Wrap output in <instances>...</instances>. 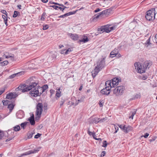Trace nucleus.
Wrapping results in <instances>:
<instances>
[{
  "label": "nucleus",
  "instance_id": "1",
  "mask_svg": "<svg viewBox=\"0 0 157 157\" xmlns=\"http://www.w3.org/2000/svg\"><path fill=\"white\" fill-rule=\"evenodd\" d=\"M39 82L37 78L35 77H31L26 80L25 83L28 91L35 88Z\"/></svg>",
  "mask_w": 157,
  "mask_h": 157
},
{
  "label": "nucleus",
  "instance_id": "2",
  "mask_svg": "<svg viewBox=\"0 0 157 157\" xmlns=\"http://www.w3.org/2000/svg\"><path fill=\"white\" fill-rule=\"evenodd\" d=\"M105 58H103L98 61L97 63V66L95 67L94 71L92 72V75L93 78H94L98 74V72L105 65Z\"/></svg>",
  "mask_w": 157,
  "mask_h": 157
},
{
  "label": "nucleus",
  "instance_id": "3",
  "mask_svg": "<svg viewBox=\"0 0 157 157\" xmlns=\"http://www.w3.org/2000/svg\"><path fill=\"white\" fill-rule=\"evenodd\" d=\"M156 13V12L155 11V9H151L146 12L145 17L148 21H152L155 19Z\"/></svg>",
  "mask_w": 157,
  "mask_h": 157
},
{
  "label": "nucleus",
  "instance_id": "4",
  "mask_svg": "<svg viewBox=\"0 0 157 157\" xmlns=\"http://www.w3.org/2000/svg\"><path fill=\"white\" fill-rule=\"evenodd\" d=\"M110 80L107 81L105 83V87L101 90V93L103 95H108L110 93V90L111 88Z\"/></svg>",
  "mask_w": 157,
  "mask_h": 157
},
{
  "label": "nucleus",
  "instance_id": "5",
  "mask_svg": "<svg viewBox=\"0 0 157 157\" xmlns=\"http://www.w3.org/2000/svg\"><path fill=\"white\" fill-rule=\"evenodd\" d=\"M124 90L125 87L124 86H118L113 90V93L116 96H120L123 94Z\"/></svg>",
  "mask_w": 157,
  "mask_h": 157
},
{
  "label": "nucleus",
  "instance_id": "6",
  "mask_svg": "<svg viewBox=\"0 0 157 157\" xmlns=\"http://www.w3.org/2000/svg\"><path fill=\"white\" fill-rule=\"evenodd\" d=\"M136 69H137L139 73H141L145 72L147 68L146 67L144 66V64L142 66L139 63H135L134 64Z\"/></svg>",
  "mask_w": 157,
  "mask_h": 157
},
{
  "label": "nucleus",
  "instance_id": "7",
  "mask_svg": "<svg viewBox=\"0 0 157 157\" xmlns=\"http://www.w3.org/2000/svg\"><path fill=\"white\" fill-rule=\"evenodd\" d=\"M41 147H39L35 148L33 150H31L27 151L24 153L21 154L18 156V157H22L23 156L29 155L31 154H34L37 153L40 150L41 148Z\"/></svg>",
  "mask_w": 157,
  "mask_h": 157
},
{
  "label": "nucleus",
  "instance_id": "8",
  "mask_svg": "<svg viewBox=\"0 0 157 157\" xmlns=\"http://www.w3.org/2000/svg\"><path fill=\"white\" fill-rule=\"evenodd\" d=\"M43 104L42 103H38L36 106V115L37 117L40 118L43 111Z\"/></svg>",
  "mask_w": 157,
  "mask_h": 157
},
{
  "label": "nucleus",
  "instance_id": "9",
  "mask_svg": "<svg viewBox=\"0 0 157 157\" xmlns=\"http://www.w3.org/2000/svg\"><path fill=\"white\" fill-rule=\"evenodd\" d=\"M16 91L21 90L22 92H25L28 91L26 84L20 85L18 87L15 89Z\"/></svg>",
  "mask_w": 157,
  "mask_h": 157
},
{
  "label": "nucleus",
  "instance_id": "10",
  "mask_svg": "<svg viewBox=\"0 0 157 157\" xmlns=\"http://www.w3.org/2000/svg\"><path fill=\"white\" fill-rule=\"evenodd\" d=\"M121 82V80L119 79L118 78H114L110 81L111 86V88L114 87L118 85V83Z\"/></svg>",
  "mask_w": 157,
  "mask_h": 157
},
{
  "label": "nucleus",
  "instance_id": "11",
  "mask_svg": "<svg viewBox=\"0 0 157 157\" xmlns=\"http://www.w3.org/2000/svg\"><path fill=\"white\" fill-rule=\"evenodd\" d=\"M109 26L108 25H105L101 26L98 29V31L100 32H105L107 33L110 32Z\"/></svg>",
  "mask_w": 157,
  "mask_h": 157
},
{
  "label": "nucleus",
  "instance_id": "12",
  "mask_svg": "<svg viewBox=\"0 0 157 157\" xmlns=\"http://www.w3.org/2000/svg\"><path fill=\"white\" fill-rule=\"evenodd\" d=\"M37 88L35 87L33 88L31 91L29 92V94L32 97H36L38 96V90H37Z\"/></svg>",
  "mask_w": 157,
  "mask_h": 157
},
{
  "label": "nucleus",
  "instance_id": "13",
  "mask_svg": "<svg viewBox=\"0 0 157 157\" xmlns=\"http://www.w3.org/2000/svg\"><path fill=\"white\" fill-rule=\"evenodd\" d=\"M109 9L105 10L101 12L98 13L96 15L94 16L95 17L93 18V20H94L95 19H97L99 17L103 14H106L107 13L109 12Z\"/></svg>",
  "mask_w": 157,
  "mask_h": 157
},
{
  "label": "nucleus",
  "instance_id": "14",
  "mask_svg": "<svg viewBox=\"0 0 157 157\" xmlns=\"http://www.w3.org/2000/svg\"><path fill=\"white\" fill-rule=\"evenodd\" d=\"M17 96L16 93H11L7 94L6 98L8 99H11L16 98Z\"/></svg>",
  "mask_w": 157,
  "mask_h": 157
},
{
  "label": "nucleus",
  "instance_id": "15",
  "mask_svg": "<svg viewBox=\"0 0 157 157\" xmlns=\"http://www.w3.org/2000/svg\"><path fill=\"white\" fill-rule=\"evenodd\" d=\"M3 57H5L6 58H11V59L13 60L14 59L13 57L14 55L13 54H10L7 52H5L4 53L3 55Z\"/></svg>",
  "mask_w": 157,
  "mask_h": 157
},
{
  "label": "nucleus",
  "instance_id": "16",
  "mask_svg": "<svg viewBox=\"0 0 157 157\" xmlns=\"http://www.w3.org/2000/svg\"><path fill=\"white\" fill-rule=\"evenodd\" d=\"M68 35L73 40H77L78 39V35L77 34H73L70 33L68 34Z\"/></svg>",
  "mask_w": 157,
  "mask_h": 157
},
{
  "label": "nucleus",
  "instance_id": "17",
  "mask_svg": "<svg viewBox=\"0 0 157 157\" xmlns=\"http://www.w3.org/2000/svg\"><path fill=\"white\" fill-rule=\"evenodd\" d=\"M123 131L126 133L128 132L129 131L131 130L132 128V127L130 126L125 127V125H124L123 126Z\"/></svg>",
  "mask_w": 157,
  "mask_h": 157
},
{
  "label": "nucleus",
  "instance_id": "18",
  "mask_svg": "<svg viewBox=\"0 0 157 157\" xmlns=\"http://www.w3.org/2000/svg\"><path fill=\"white\" fill-rule=\"evenodd\" d=\"M29 122L31 125H33L35 124V122L34 121V117L33 114V115L31 116L29 118Z\"/></svg>",
  "mask_w": 157,
  "mask_h": 157
},
{
  "label": "nucleus",
  "instance_id": "19",
  "mask_svg": "<svg viewBox=\"0 0 157 157\" xmlns=\"http://www.w3.org/2000/svg\"><path fill=\"white\" fill-rule=\"evenodd\" d=\"M89 40L88 39L87 36L85 35H83V38L81 40H80V42H82L83 43H86Z\"/></svg>",
  "mask_w": 157,
  "mask_h": 157
},
{
  "label": "nucleus",
  "instance_id": "20",
  "mask_svg": "<svg viewBox=\"0 0 157 157\" xmlns=\"http://www.w3.org/2000/svg\"><path fill=\"white\" fill-rule=\"evenodd\" d=\"M50 7H52L54 9L56 10H58V9H59L61 10L62 11H63V10H64V8H62L59 7L58 6L53 5V6H50Z\"/></svg>",
  "mask_w": 157,
  "mask_h": 157
},
{
  "label": "nucleus",
  "instance_id": "21",
  "mask_svg": "<svg viewBox=\"0 0 157 157\" xmlns=\"http://www.w3.org/2000/svg\"><path fill=\"white\" fill-rule=\"evenodd\" d=\"M92 122L93 123L97 124L98 122H100V118L98 117H95L92 119Z\"/></svg>",
  "mask_w": 157,
  "mask_h": 157
},
{
  "label": "nucleus",
  "instance_id": "22",
  "mask_svg": "<svg viewBox=\"0 0 157 157\" xmlns=\"http://www.w3.org/2000/svg\"><path fill=\"white\" fill-rule=\"evenodd\" d=\"M37 90H38V96L40 95L43 92H44L42 91V88L41 87H40V86H37Z\"/></svg>",
  "mask_w": 157,
  "mask_h": 157
},
{
  "label": "nucleus",
  "instance_id": "23",
  "mask_svg": "<svg viewBox=\"0 0 157 157\" xmlns=\"http://www.w3.org/2000/svg\"><path fill=\"white\" fill-rule=\"evenodd\" d=\"M117 49L115 48L113 51L111 52L110 53V56H111V57H113L114 56H112L113 55H115L116 54H117Z\"/></svg>",
  "mask_w": 157,
  "mask_h": 157
},
{
  "label": "nucleus",
  "instance_id": "24",
  "mask_svg": "<svg viewBox=\"0 0 157 157\" xmlns=\"http://www.w3.org/2000/svg\"><path fill=\"white\" fill-rule=\"evenodd\" d=\"M141 97V94L140 93L136 94L133 96L132 99H136L140 98Z\"/></svg>",
  "mask_w": 157,
  "mask_h": 157
},
{
  "label": "nucleus",
  "instance_id": "25",
  "mask_svg": "<svg viewBox=\"0 0 157 157\" xmlns=\"http://www.w3.org/2000/svg\"><path fill=\"white\" fill-rule=\"evenodd\" d=\"M76 11L69 12V13L65 14L64 16L66 17L71 15L75 14L76 13Z\"/></svg>",
  "mask_w": 157,
  "mask_h": 157
},
{
  "label": "nucleus",
  "instance_id": "26",
  "mask_svg": "<svg viewBox=\"0 0 157 157\" xmlns=\"http://www.w3.org/2000/svg\"><path fill=\"white\" fill-rule=\"evenodd\" d=\"M13 130L16 132L19 131L20 129V127L19 125H17L13 127Z\"/></svg>",
  "mask_w": 157,
  "mask_h": 157
},
{
  "label": "nucleus",
  "instance_id": "27",
  "mask_svg": "<svg viewBox=\"0 0 157 157\" xmlns=\"http://www.w3.org/2000/svg\"><path fill=\"white\" fill-rule=\"evenodd\" d=\"M14 105H13L12 103H10V104H8V108L9 109V110L10 111H11L13 109L14 107Z\"/></svg>",
  "mask_w": 157,
  "mask_h": 157
},
{
  "label": "nucleus",
  "instance_id": "28",
  "mask_svg": "<svg viewBox=\"0 0 157 157\" xmlns=\"http://www.w3.org/2000/svg\"><path fill=\"white\" fill-rule=\"evenodd\" d=\"M144 66H145V67H146L147 68H149L150 66V63L149 61H146L144 62Z\"/></svg>",
  "mask_w": 157,
  "mask_h": 157
},
{
  "label": "nucleus",
  "instance_id": "29",
  "mask_svg": "<svg viewBox=\"0 0 157 157\" xmlns=\"http://www.w3.org/2000/svg\"><path fill=\"white\" fill-rule=\"evenodd\" d=\"M8 63V62L7 61H4L0 63V65L1 66H3L7 65Z\"/></svg>",
  "mask_w": 157,
  "mask_h": 157
},
{
  "label": "nucleus",
  "instance_id": "30",
  "mask_svg": "<svg viewBox=\"0 0 157 157\" xmlns=\"http://www.w3.org/2000/svg\"><path fill=\"white\" fill-rule=\"evenodd\" d=\"M28 122H25L24 123H22L21 124V126L22 128H23V129H24L26 125L27 124V123H28Z\"/></svg>",
  "mask_w": 157,
  "mask_h": 157
},
{
  "label": "nucleus",
  "instance_id": "31",
  "mask_svg": "<svg viewBox=\"0 0 157 157\" xmlns=\"http://www.w3.org/2000/svg\"><path fill=\"white\" fill-rule=\"evenodd\" d=\"M42 88V91H45V90L48 88V86L47 85H44L42 87H41Z\"/></svg>",
  "mask_w": 157,
  "mask_h": 157
},
{
  "label": "nucleus",
  "instance_id": "32",
  "mask_svg": "<svg viewBox=\"0 0 157 157\" xmlns=\"http://www.w3.org/2000/svg\"><path fill=\"white\" fill-rule=\"evenodd\" d=\"M33 134V133L32 132H29L27 134L28 138L29 139L31 138L32 137Z\"/></svg>",
  "mask_w": 157,
  "mask_h": 157
},
{
  "label": "nucleus",
  "instance_id": "33",
  "mask_svg": "<svg viewBox=\"0 0 157 157\" xmlns=\"http://www.w3.org/2000/svg\"><path fill=\"white\" fill-rule=\"evenodd\" d=\"M150 38H149L147 40V41H146V42H145V43L144 44L146 45H147V47L148 45H150L151 44V43H150Z\"/></svg>",
  "mask_w": 157,
  "mask_h": 157
},
{
  "label": "nucleus",
  "instance_id": "34",
  "mask_svg": "<svg viewBox=\"0 0 157 157\" xmlns=\"http://www.w3.org/2000/svg\"><path fill=\"white\" fill-rule=\"evenodd\" d=\"M82 101H83L82 100V99H80L78 100H76V101H75V106H76L79 102H82Z\"/></svg>",
  "mask_w": 157,
  "mask_h": 157
},
{
  "label": "nucleus",
  "instance_id": "35",
  "mask_svg": "<svg viewBox=\"0 0 157 157\" xmlns=\"http://www.w3.org/2000/svg\"><path fill=\"white\" fill-rule=\"evenodd\" d=\"M9 102V100H3L2 101L3 105H8V102Z\"/></svg>",
  "mask_w": 157,
  "mask_h": 157
},
{
  "label": "nucleus",
  "instance_id": "36",
  "mask_svg": "<svg viewBox=\"0 0 157 157\" xmlns=\"http://www.w3.org/2000/svg\"><path fill=\"white\" fill-rule=\"evenodd\" d=\"M20 74V73H16V74H13V75H10V77H9V78H14L16 75H18Z\"/></svg>",
  "mask_w": 157,
  "mask_h": 157
},
{
  "label": "nucleus",
  "instance_id": "37",
  "mask_svg": "<svg viewBox=\"0 0 157 157\" xmlns=\"http://www.w3.org/2000/svg\"><path fill=\"white\" fill-rule=\"evenodd\" d=\"M18 13H19L17 11H14V14L13 15V17H16L17 16Z\"/></svg>",
  "mask_w": 157,
  "mask_h": 157
},
{
  "label": "nucleus",
  "instance_id": "38",
  "mask_svg": "<svg viewBox=\"0 0 157 157\" xmlns=\"http://www.w3.org/2000/svg\"><path fill=\"white\" fill-rule=\"evenodd\" d=\"M61 92H59L58 91H56V96L58 98H59L61 96Z\"/></svg>",
  "mask_w": 157,
  "mask_h": 157
},
{
  "label": "nucleus",
  "instance_id": "39",
  "mask_svg": "<svg viewBox=\"0 0 157 157\" xmlns=\"http://www.w3.org/2000/svg\"><path fill=\"white\" fill-rule=\"evenodd\" d=\"M43 29L44 30H45L48 29L49 28V26L48 25H43Z\"/></svg>",
  "mask_w": 157,
  "mask_h": 157
},
{
  "label": "nucleus",
  "instance_id": "40",
  "mask_svg": "<svg viewBox=\"0 0 157 157\" xmlns=\"http://www.w3.org/2000/svg\"><path fill=\"white\" fill-rule=\"evenodd\" d=\"M104 102L103 100H100L99 102V105L100 107H102L103 105Z\"/></svg>",
  "mask_w": 157,
  "mask_h": 157
},
{
  "label": "nucleus",
  "instance_id": "41",
  "mask_svg": "<svg viewBox=\"0 0 157 157\" xmlns=\"http://www.w3.org/2000/svg\"><path fill=\"white\" fill-rule=\"evenodd\" d=\"M107 119V118L106 117L102 118L101 119H100V122H102L104 121H105Z\"/></svg>",
  "mask_w": 157,
  "mask_h": 157
},
{
  "label": "nucleus",
  "instance_id": "42",
  "mask_svg": "<svg viewBox=\"0 0 157 157\" xmlns=\"http://www.w3.org/2000/svg\"><path fill=\"white\" fill-rule=\"evenodd\" d=\"M46 13H43L41 16L40 19L42 21H44L45 20V17H44L45 16Z\"/></svg>",
  "mask_w": 157,
  "mask_h": 157
},
{
  "label": "nucleus",
  "instance_id": "43",
  "mask_svg": "<svg viewBox=\"0 0 157 157\" xmlns=\"http://www.w3.org/2000/svg\"><path fill=\"white\" fill-rule=\"evenodd\" d=\"M71 51V49L70 48H68L67 49H65L66 55L68 54Z\"/></svg>",
  "mask_w": 157,
  "mask_h": 157
},
{
  "label": "nucleus",
  "instance_id": "44",
  "mask_svg": "<svg viewBox=\"0 0 157 157\" xmlns=\"http://www.w3.org/2000/svg\"><path fill=\"white\" fill-rule=\"evenodd\" d=\"M136 111L134 110V112H133L132 113V115L130 117H129V118H131L132 119H133V116H134V115L136 114Z\"/></svg>",
  "mask_w": 157,
  "mask_h": 157
},
{
  "label": "nucleus",
  "instance_id": "45",
  "mask_svg": "<svg viewBox=\"0 0 157 157\" xmlns=\"http://www.w3.org/2000/svg\"><path fill=\"white\" fill-rule=\"evenodd\" d=\"M103 146L104 147H106L107 146V141L105 140L103 141Z\"/></svg>",
  "mask_w": 157,
  "mask_h": 157
},
{
  "label": "nucleus",
  "instance_id": "46",
  "mask_svg": "<svg viewBox=\"0 0 157 157\" xmlns=\"http://www.w3.org/2000/svg\"><path fill=\"white\" fill-rule=\"evenodd\" d=\"M114 127H115V129L116 130H115V132H114V133H116L118 131V129H119L118 125V126L115 125Z\"/></svg>",
  "mask_w": 157,
  "mask_h": 157
},
{
  "label": "nucleus",
  "instance_id": "47",
  "mask_svg": "<svg viewBox=\"0 0 157 157\" xmlns=\"http://www.w3.org/2000/svg\"><path fill=\"white\" fill-rule=\"evenodd\" d=\"M87 133L90 136H91V135H92L93 136V134L95 133L92 132H91L89 130V129H88V130Z\"/></svg>",
  "mask_w": 157,
  "mask_h": 157
},
{
  "label": "nucleus",
  "instance_id": "48",
  "mask_svg": "<svg viewBox=\"0 0 157 157\" xmlns=\"http://www.w3.org/2000/svg\"><path fill=\"white\" fill-rule=\"evenodd\" d=\"M1 12L3 14L6 15V16H7V13L5 10H2Z\"/></svg>",
  "mask_w": 157,
  "mask_h": 157
},
{
  "label": "nucleus",
  "instance_id": "49",
  "mask_svg": "<svg viewBox=\"0 0 157 157\" xmlns=\"http://www.w3.org/2000/svg\"><path fill=\"white\" fill-rule=\"evenodd\" d=\"M105 154H106V152L105 151H103L102 152L101 154V155L100 157H103V156H104L105 155Z\"/></svg>",
  "mask_w": 157,
  "mask_h": 157
},
{
  "label": "nucleus",
  "instance_id": "50",
  "mask_svg": "<svg viewBox=\"0 0 157 157\" xmlns=\"http://www.w3.org/2000/svg\"><path fill=\"white\" fill-rule=\"evenodd\" d=\"M41 134L39 133H38L35 136H34V138H38V137H39L40 136H41Z\"/></svg>",
  "mask_w": 157,
  "mask_h": 157
},
{
  "label": "nucleus",
  "instance_id": "51",
  "mask_svg": "<svg viewBox=\"0 0 157 157\" xmlns=\"http://www.w3.org/2000/svg\"><path fill=\"white\" fill-rule=\"evenodd\" d=\"M149 135V134L148 133H145L144 135L143 136H142L141 137H144L145 138H147Z\"/></svg>",
  "mask_w": 157,
  "mask_h": 157
},
{
  "label": "nucleus",
  "instance_id": "52",
  "mask_svg": "<svg viewBox=\"0 0 157 157\" xmlns=\"http://www.w3.org/2000/svg\"><path fill=\"white\" fill-rule=\"evenodd\" d=\"M4 136V134L2 132L0 131V139H1Z\"/></svg>",
  "mask_w": 157,
  "mask_h": 157
},
{
  "label": "nucleus",
  "instance_id": "53",
  "mask_svg": "<svg viewBox=\"0 0 157 157\" xmlns=\"http://www.w3.org/2000/svg\"><path fill=\"white\" fill-rule=\"evenodd\" d=\"M65 101L64 100H62L60 102V106H61L62 105H63Z\"/></svg>",
  "mask_w": 157,
  "mask_h": 157
},
{
  "label": "nucleus",
  "instance_id": "54",
  "mask_svg": "<svg viewBox=\"0 0 157 157\" xmlns=\"http://www.w3.org/2000/svg\"><path fill=\"white\" fill-rule=\"evenodd\" d=\"M49 3L51 4H55L56 5H59V4L58 3L53 2H49Z\"/></svg>",
  "mask_w": 157,
  "mask_h": 157
},
{
  "label": "nucleus",
  "instance_id": "55",
  "mask_svg": "<svg viewBox=\"0 0 157 157\" xmlns=\"http://www.w3.org/2000/svg\"><path fill=\"white\" fill-rule=\"evenodd\" d=\"M13 137H14L13 136L12 137H10L9 138H8V139L6 140V142H8V141H9L11 140L12 139H13Z\"/></svg>",
  "mask_w": 157,
  "mask_h": 157
},
{
  "label": "nucleus",
  "instance_id": "56",
  "mask_svg": "<svg viewBox=\"0 0 157 157\" xmlns=\"http://www.w3.org/2000/svg\"><path fill=\"white\" fill-rule=\"evenodd\" d=\"M7 20H8L7 18H5V20H4L5 23L6 24V26H7V25H8V24L7 23Z\"/></svg>",
  "mask_w": 157,
  "mask_h": 157
},
{
  "label": "nucleus",
  "instance_id": "57",
  "mask_svg": "<svg viewBox=\"0 0 157 157\" xmlns=\"http://www.w3.org/2000/svg\"><path fill=\"white\" fill-rule=\"evenodd\" d=\"M115 56H116L117 57H121V54L119 53H117V54H116Z\"/></svg>",
  "mask_w": 157,
  "mask_h": 157
},
{
  "label": "nucleus",
  "instance_id": "58",
  "mask_svg": "<svg viewBox=\"0 0 157 157\" xmlns=\"http://www.w3.org/2000/svg\"><path fill=\"white\" fill-rule=\"evenodd\" d=\"M101 10L99 8H97L95 10H94V12L95 13H97L99 11H100Z\"/></svg>",
  "mask_w": 157,
  "mask_h": 157
},
{
  "label": "nucleus",
  "instance_id": "59",
  "mask_svg": "<svg viewBox=\"0 0 157 157\" xmlns=\"http://www.w3.org/2000/svg\"><path fill=\"white\" fill-rule=\"evenodd\" d=\"M61 54H66L65 49L62 50L61 51Z\"/></svg>",
  "mask_w": 157,
  "mask_h": 157
},
{
  "label": "nucleus",
  "instance_id": "60",
  "mask_svg": "<svg viewBox=\"0 0 157 157\" xmlns=\"http://www.w3.org/2000/svg\"><path fill=\"white\" fill-rule=\"evenodd\" d=\"M115 27L114 26H112V27H109V31H110V32L112 30H113L114 29V28Z\"/></svg>",
  "mask_w": 157,
  "mask_h": 157
},
{
  "label": "nucleus",
  "instance_id": "61",
  "mask_svg": "<svg viewBox=\"0 0 157 157\" xmlns=\"http://www.w3.org/2000/svg\"><path fill=\"white\" fill-rule=\"evenodd\" d=\"M147 75H144L142 77L143 79L145 80L147 79Z\"/></svg>",
  "mask_w": 157,
  "mask_h": 157
},
{
  "label": "nucleus",
  "instance_id": "62",
  "mask_svg": "<svg viewBox=\"0 0 157 157\" xmlns=\"http://www.w3.org/2000/svg\"><path fill=\"white\" fill-rule=\"evenodd\" d=\"M58 5L63 7V8H64V10L65 9V8H67V7L65 6H64V5H63V4H59V5Z\"/></svg>",
  "mask_w": 157,
  "mask_h": 157
},
{
  "label": "nucleus",
  "instance_id": "63",
  "mask_svg": "<svg viewBox=\"0 0 157 157\" xmlns=\"http://www.w3.org/2000/svg\"><path fill=\"white\" fill-rule=\"evenodd\" d=\"M50 93H51V95H52V94H54V90L52 89L51 90H50Z\"/></svg>",
  "mask_w": 157,
  "mask_h": 157
},
{
  "label": "nucleus",
  "instance_id": "64",
  "mask_svg": "<svg viewBox=\"0 0 157 157\" xmlns=\"http://www.w3.org/2000/svg\"><path fill=\"white\" fill-rule=\"evenodd\" d=\"M155 42L157 44V34L155 36Z\"/></svg>",
  "mask_w": 157,
  "mask_h": 157
}]
</instances>
